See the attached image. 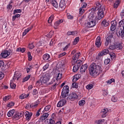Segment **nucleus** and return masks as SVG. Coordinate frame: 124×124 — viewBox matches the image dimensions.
Masks as SVG:
<instances>
[{
    "mask_svg": "<svg viewBox=\"0 0 124 124\" xmlns=\"http://www.w3.org/2000/svg\"><path fill=\"white\" fill-rule=\"evenodd\" d=\"M102 65L100 63H92L89 68V73L90 75L92 76H97L99 75L101 72H102V69H101Z\"/></svg>",
    "mask_w": 124,
    "mask_h": 124,
    "instance_id": "nucleus-1",
    "label": "nucleus"
},
{
    "mask_svg": "<svg viewBox=\"0 0 124 124\" xmlns=\"http://www.w3.org/2000/svg\"><path fill=\"white\" fill-rule=\"evenodd\" d=\"M95 8H93L94 11L98 10L97 13L98 19H102L104 17V11H105V8L104 6H102L101 3L100 2H96L94 5Z\"/></svg>",
    "mask_w": 124,
    "mask_h": 124,
    "instance_id": "nucleus-2",
    "label": "nucleus"
},
{
    "mask_svg": "<svg viewBox=\"0 0 124 124\" xmlns=\"http://www.w3.org/2000/svg\"><path fill=\"white\" fill-rule=\"evenodd\" d=\"M89 17L91 21L88 22V23L86 24L87 28H93V27H94V26L96 25V22H97L98 20L101 19L98 18V16L97 17L95 14L93 13H90L89 15Z\"/></svg>",
    "mask_w": 124,
    "mask_h": 124,
    "instance_id": "nucleus-3",
    "label": "nucleus"
},
{
    "mask_svg": "<svg viewBox=\"0 0 124 124\" xmlns=\"http://www.w3.org/2000/svg\"><path fill=\"white\" fill-rule=\"evenodd\" d=\"M50 79V76L49 74H42L40 76V78L38 80L36 84H39L40 85H43V84H46L47 83L49 79Z\"/></svg>",
    "mask_w": 124,
    "mask_h": 124,
    "instance_id": "nucleus-4",
    "label": "nucleus"
},
{
    "mask_svg": "<svg viewBox=\"0 0 124 124\" xmlns=\"http://www.w3.org/2000/svg\"><path fill=\"white\" fill-rule=\"evenodd\" d=\"M68 93H69V87L65 85L62 90L61 95L63 98H65L68 95Z\"/></svg>",
    "mask_w": 124,
    "mask_h": 124,
    "instance_id": "nucleus-5",
    "label": "nucleus"
},
{
    "mask_svg": "<svg viewBox=\"0 0 124 124\" xmlns=\"http://www.w3.org/2000/svg\"><path fill=\"white\" fill-rule=\"evenodd\" d=\"M12 53L11 49H6L3 51L0 54V59H6Z\"/></svg>",
    "mask_w": 124,
    "mask_h": 124,
    "instance_id": "nucleus-6",
    "label": "nucleus"
},
{
    "mask_svg": "<svg viewBox=\"0 0 124 124\" xmlns=\"http://www.w3.org/2000/svg\"><path fill=\"white\" fill-rule=\"evenodd\" d=\"M108 49L109 50H115V49H118V50H122L123 49V46H122L121 43L117 42L114 45H112L109 46Z\"/></svg>",
    "mask_w": 124,
    "mask_h": 124,
    "instance_id": "nucleus-7",
    "label": "nucleus"
},
{
    "mask_svg": "<svg viewBox=\"0 0 124 124\" xmlns=\"http://www.w3.org/2000/svg\"><path fill=\"white\" fill-rule=\"evenodd\" d=\"M116 29H117V21L115 20L111 21V25L110 27L109 34H114V33H115V31H116Z\"/></svg>",
    "mask_w": 124,
    "mask_h": 124,
    "instance_id": "nucleus-8",
    "label": "nucleus"
},
{
    "mask_svg": "<svg viewBox=\"0 0 124 124\" xmlns=\"http://www.w3.org/2000/svg\"><path fill=\"white\" fill-rule=\"evenodd\" d=\"M116 33L119 37H124V26L120 27L117 30Z\"/></svg>",
    "mask_w": 124,
    "mask_h": 124,
    "instance_id": "nucleus-9",
    "label": "nucleus"
},
{
    "mask_svg": "<svg viewBox=\"0 0 124 124\" xmlns=\"http://www.w3.org/2000/svg\"><path fill=\"white\" fill-rule=\"evenodd\" d=\"M77 98H78L77 94H76L75 93H72L69 94L68 97L67 98V100H72V101Z\"/></svg>",
    "mask_w": 124,
    "mask_h": 124,
    "instance_id": "nucleus-10",
    "label": "nucleus"
},
{
    "mask_svg": "<svg viewBox=\"0 0 124 124\" xmlns=\"http://www.w3.org/2000/svg\"><path fill=\"white\" fill-rule=\"evenodd\" d=\"M66 104V99L63 98L57 104V107H62Z\"/></svg>",
    "mask_w": 124,
    "mask_h": 124,
    "instance_id": "nucleus-11",
    "label": "nucleus"
},
{
    "mask_svg": "<svg viewBox=\"0 0 124 124\" xmlns=\"http://www.w3.org/2000/svg\"><path fill=\"white\" fill-rule=\"evenodd\" d=\"M95 46L97 47V48H100V46H101V39L100 36H98L96 39Z\"/></svg>",
    "mask_w": 124,
    "mask_h": 124,
    "instance_id": "nucleus-12",
    "label": "nucleus"
},
{
    "mask_svg": "<svg viewBox=\"0 0 124 124\" xmlns=\"http://www.w3.org/2000/svg\"><path fill=\"white\" fill-rule=\"evenodd\" d=\"M23 116H24L23 113H17L14 115L13 119L14 120H19V119H20V118H21V117H23Z\"/></svg>",
    "mask_w": 124,
    "mask_h": 124,
    "instance_id": "nucleus-13",
    "label": "nucleus"
},
{
    "mask_svg": "<svg viewBox=\"0 0 124 124\" xmlns=\"http://www.w3.org/2000/svg\"><path fill=\"white\" fill-rule=\"evenodd\" d=\"M21 76H22V74H18V72H16L12 81H15L16 79H17V80H19V78H21Z\"/></svg>",
    "mask_w": 124,
    "mask_h": 124,
    "instance_id": "nucleus-14",
    "label": "nucleus"
},
{
    "mask_svg": "<svg viewBox=\"0 0 124 124\" xmlns=\"http://www.w3.org/2000/svg\"><path fill=\"white\" fill-rule=\"evenodd\" d=\"M48 117H49V114H48V113H45L40 118V122H44V121H45V120H46Z\"/></svg>",
    "mask_w": 124,
    "mask_h": 124,
    "instance_id": "nucleus-15",
    "label": "nucleus"
},
{
    "mask_svg": "<svg viewBox=\"0 0 124 124\" xmlns=\"http://www.w3.org/2000/svg\"><path fill=\"white\" fill-rule=\"evenodd\" d=\"M87 69H88V65H87V64L82 65L80 69V73L81 74H83V73H85Z\"/></svg>",
    "mask_w": 124,
    "mask_h": 124,
    "instance_id": "nucleus-16",
    "label": "nucleus"
},
{
    "mask_svg": "<svg viewBox=\"0 0 124 124\" xmlns=\"http://www.w3.org/2000/svg\"><path fill=\"white\" fill-rule=\"evenodd\" d=\"M107 54H109V50L108 49H105L101 52L98 53V56L99 57H102V56H105Z\"/></svg>",
    "mask_w": 124,
    "mask_h": 124,
    "instance_id": "nucleus-17",
    "label": "nucleus"
},
{
    "mask_svg": "<svg viewBox=\"0 0 124 124\" xmlns=\"http://www.w3.org/2000/svg\"><path fill=\"white\" fill-rule=\"evenodd\" d=\"M25 116L26 117V120L27 121H30L31 118V116H32V113L29 111H26L25 112Z\"/></svg>",
    "mask_w": 124,
    "mask_h": 124,
    "instance_id": "nucleus-18",
    "label": "nucleus"
},
{
    "mask_svg": "<svg viewBox=\"0 0 124 124\" xmlns=\"http://www.w3.org/2000/svg\"><path fill=\"white\" fill-rule=\"evenodd\" d=\"M59 7H61V9H64L66 6H65V0H61L60 2Z\"/></svg>",
    "mask_w": 124,
    "mask_h": 124,
    "instance_id": "nucleus-19",
    "label": "nucleus"
},
{
    "mask_svg": "<svg viewBox=\"0 0 124 124\" xmlns=\"http://www.w3.org/2000/svg\"><path fill=\"white\" fill-rule=\"evenodd\" d=\"M43 59L44 61H45V62H49V61L51 60L50 55L48 54H44L43 56Z\"/></svg>",
    "mask_w": 124,
    "mask_h": 124,
    "instance_id": "nucleus-20",
    "label": "nucleus"
},
{
    "mask_svg": "<svg viewBox=\"0 0 124 124\" xmlns=\"http://www.w3.org/2000/svg\"><path fill=\"white\" fill-rule=\"evenodd\" d=\"M62 22H63V20L62 19H60L56 22H55L54 23V28L55 30H57V29H58V27H59V25L60 24H62Z\"/></svg>",
    "mask_w": 124,
    "mask_h": 124,
    "instance_id": "nucleus-21",
    "label": "nucleus"
},
{
    "mask_svg": "<svg viewBox=\"0 0 124 124\" xmlns=\"http://www.w3.org/2000/svg\"><path fill=\"white\" fill-rule=\"evenodd\" d=\"M109 34L110 35L106 38V41H108V42L111 43V42H112V41L113 40V36H114L113 35V34L109 33Z\"/></svg>",
    "mask_w": 124,
    "mask_h": 124,
    "instance_id": "nucleus-22",
    "label": "nucleus"
},
{
    "mask_svg": "<svg viewBox=\"0 0 124 124\" xmlns=\"http://www.w3.org/2000/svg\"><path fill=\"white\" fill-rule=\"evenodd\" d=\"M79 67H80V65H75L73 68V72H76L78 71V70H79Z\"/></svg>",
    "mask_w": 124,
    "mask_h": 124,
    "instance_id": "nucleus-23",
    "label": "nucleus"
},
{
    "mask_svg": "<svg viewBox=\"0 0 124 124\" xmlns=\"http://www.w3.org/2000/svg\"><path fill=\"white\" fill-rule=\"evenodd\" d=\"M102 26L103 27H108L109 26V22L105 19L102 22Z\"/></svg>",
    "mask_w": 124,
    "mask_h": 124,
    "instance_id": "nucleus-24",
    "label": "nucleus"
},
{
    "mask_svg": "<svg viewBox=\"0 0 124 124\" xmlns=\"http://www.w3.org/2000/svg\"><path fill=\"white\" fill-rule=\"evenodd\" d=\"M14 113H15V110L13 109V110H10L7 113L8 117H12L13 115H14Z\"/></svg>",
    "mask_w": 124,
    "mask_h": 124,
    "instance_id": "nucleus-25",
    "label": "nucleus"
},
{
    "mask_svg": "<svg viewBox=\"0 0 124 124\" xmlns=\"http://www.w3.org/2000/svg\"><path fill=\"white\" fill-rule=\"evenodd\" d=\"M80 52H78V53H77L76 55H75L73 57V61L75 62V61H76V60H78V59H79V57H80Z\"/></svg>",
    "mask_w": 124,
    "mask_h": 124,
    "instance_id": "nucleus-26",
    "label": "nucleus"
},
{
    "mask_svg": "<svg viewBox=\"0 0 124 124\" xmlns=\"http://www.w3.org/2000/svg\"><path fill=\"white\" fill-rule=\"evenodd\" d=\"M16 52H21V53H24L26 51V48L24 47H18L16 49Z\"/></svg>",
    "mask_w": 124,
    "mask_h": 124,
    "instance_id": "nucleus-27",
    "label": "nucleus"
},
{
    "mask_svg": "<svg viewBox=\"0 0 124 124\" xmlns=\"http://www.w3.org/2000/svg\"><path fill=\"white\" fill-rule=\"evenodd\" d=\"M51 4L55 7V8H58L59 7V5H58V2L56 1V0H53L51 1Z\"/></svg>",
    "mask_w": 124,
    "mask_h": 124,
    "instance_id": "nucleus-28",
    "label": "nucleus"
},
{
    "mask_svg": "<svg viewBox=\"0 0 124 124\" xmlns=\"http://www.w3.org/2000/svg\"><path fill=\"white\" fill-rule=\"evenodd\" d=\"M67 34L68 35H75V34H77V31H69L67 32Z\"/></svg>",
    "mask_w": 124,
    "mask_h": 124,
    "instance_id": "nucleus-29",
    "label": "nucleus"
},
{
    "mask_svg": "<svg viewBox=\"0 0 124 124\" xmlns=\"http://www.w3.org/2000/svg\"><path fill=\"white\" fill-rule=\"evenodd\" d=\"M79 40H80V38L79 37H76L74 40L73 45H76L79 42Z\"/></svg>",
    "mask_w": 124,
    "mask_h": 124,
    "instance_id": "nucleus-30",
    "label": "nucleus"
},
{
    "mask_svg": "<svg viewBox=\"0 0 124 124\" xmlns=\"http://www.w3.org/2000/svg\"><path fill=\"white\" fill-rule=\"evenodd\" d=\"M93 88V84H89L86 86L87 90H92Z\"/></svg>",
    "mask_w": 124,
    "mask_h": 124,
    "instance_id": "nucleus-31",
    "label": "nucleus"
},
{
    "mask_svg": "<svg viewBox=\"0 0 124 124\" xmlns=\"http://www.w3.org/2000/svg\"><path fill=\"white\" fill-rule=\"evenodd\" d=\"M50 109H51V105H47L44 108V110L45 111H46V112H48V111H50Z\"/></svg>",
    "mask_w": 124,
    "mask_h": 124,
    "instance_id": "nucleus-32",
    "label": "nucleus"
},
{
    "mask_svg": "<svg viewBox=\"0 0 124 124\" xmlns=\"http://www.w3.org/2000/svg\"><path fill=\"white\" fill-rule=\"evenodd\" d=\"M86 103V102L84 100H82L81 101H79L78 102V104L79 106H84V105Z\"/></svg>",
    "mask_w": 124,
    "mask_h": 124,
    "instance_id": "nucleus-33",
    "label": "nucleus"
},
{
    "mask_svg": "<svg viewBox=\"0 0 124 124\" xmlns=\"http://www.w3.org/2000/svg\"><path fill=\"white\" fill-rule=\"evenodd\" d=\"M28 61L31 62L32 60V56H31L30 52H28Z\"/></svg>",
    "mask_w": 124,
    "mask_h": 124,
    "instance_id": "nucleus-34",
    "label": "nucleus"
},
{
    "mask_svg": "<svg viewBox=\"0 0 124 124\" xmlns=\"http://www.w3.org/2000/svg\"><path fill=\"white\" fill-rule=\"evenodd\" d=\"M30 31H31V28H28L27 29H26L23 32V36H25V35H26V34H27V33L29 32Z\"/></svg>",
    "mask_w": 124,
    "mask_h": 124,
    "instance_id": "nucleus-35",
    "label": "nucleus"
},
{
    "mask_svg": "<svg viewBox=\"0 0 124 124\" xmlns=\"http://www.w3.org/2000/svg\"><path fill=\"white\" fill-rule=\"evenodd\" d=\"M10 87L11 89H13L14 90L16 88V84L11 82L10 83Z\"/></svg>",
    "mask_w": 124,
    "mask_h": 124,
    "instance_id": "nucleus-36",
    "label": "nucleus"
},
{
    "mask_svg": "<svg viewBox=\"0 0 124 124\" xmlns=\"http://www.w3.org/2000/svg\"><path fill=\"white\" fill-rule=\"evenodd\" d=\"M22 12V10L21 9H15L14 10L13 14L15 15L16 13H21Z\"/></svg>",
    "mask_w": 124,
    "mask_h": 124,
    "instance_id": "nucleus-37",
    "label": "nucleus"
},
{
    "mask_svg": "<svg viewBox=\"0 0 124 124\" xmlns=\"http://www.w3.org/2000/svg\"><path fill=\"white\" fill-rule=\"evenodd\" d=\"M110 62H111V60H110V59L108 58L107 59H105V60L104 61V63H105V64L107 65V64H108V63H110Z\"/></svg>",
    "mask_w": 124,
    "mask_h": 124,
    "instance_id": "nucleus-38",
    "label": "nucleus"
},
{
    "mask_svg": "<svg viewBox=\"0 0 124 124\" xmlns=\"http://www.w3.org/2000/svg\"><path fill=\"white\" fill-rule=\"evenodd\" d=\"M119 4H120V0H118L114 4V8H117L119 6Z\"/></svg>",
    "mask_w": 124,
    "mask_h": 124,
    "instance_id": "nucleus-39",
    "label": "nucleus"
},
{
    "mask_svg": "<svg viewBox=\"0 0 124 124\" xmlns=\"http://www.w3.org/2000/svg\"><path fill=\"white\" fill-rule=\"evenodd\" d=\"M31 78V75H29L23 78V82H26Z\"/></svg>",
    "mask_w": 124,
    "mask_h": 124,
    "instance_id": "nucleus-40",
    "label": "nucleus"
},
{
    "mask_svg": "<svg viewBox=\"0 0 124 124\" xmlns=\"http://www.w3.org/2000/svg\"><path fill=\"white\" fill-rule=\"evenodd\" d=\"M118 100V98L116 97L115 96H113L111 98V101L112 102H117V101Z\"/></svg>",
    "mask_w": 124,
    "mask_h": 124,
    "instance_id": "nucleus-41",
    "label": "nucleus"
},
{
    "mask_svg": "<svg viewBox=\"0 0 124 124\" xmlns=\"http://www.w3.org/2000/svg\"><path fill=\"white\" fill-rule=\"evenodd\" d=\"M97 124H104V120H100L96 122Z\"/></svg>",
    "mask_w": 124,
    "mask_h": 124,
    "instance_id": "nucleus-42",
    "label": "nucleus"
},
{
    "mask_svg": "<svg viewBox=\"0 0 124 124\" xmlns=\"http://www.w3.org/2000/svg\"><path fill=\"white\" fill-rule=\"evenodd\" d=\"M83 8H81V7H80L79 8V14H80V15H82V14H83V13H84V12H85V10Z\"/></svg>",
    "mask_w": 124,
    "mask_h": 124,
    "instance_id": "nucleus-43",
    "label": "nucleus"
},
{
    "mask_svg": "<svg viewBox=\"0 0 124 124\" xmlns=\"http://www.w3.org/2000/svg\"><path fill=\"white\" fill-rule=\"evenodd\" d=\"M109 56L111 59H115L116 58V54L114 53H109Z\"/></svg>",
    "mask_w": 124,
    "mask_h": 124,
    "instance_id": "nucleus-44",
    "label": "nucleus"
},
{
    "mask_svg": "<svg viewBox=\"0 0 124 124\" xmlns=\"http://www.w3.org/2000/svg\"><path fill=\"white\" fill-rule=\"evenodd\" d=\"M119 24L120 27H124V19L120 21L119 23Z\"/></svg>",
    "mask_w": 124,
    "mask_h": 124,
    "instance_id": "nucleus-45",
    "label": "nucleus"
},
{
    "mask_svg": "<svg viewBox=\"0 0 124 124\" xmlns=\"http://www.w3.org/2000/svg\"><path fill=\"white\" fill-rule=\"evenodd\" d=\"M102 93H103V95H104V96H107V94H108V92H107V91H106V90H103Z\"/></svg>",
    "mask_w": 124,
    "mask_h": 124,
    "instance_id": "nucleus-46",
    "label": "nucleus"
},
{
    "mask_svg": "<svg viewBox=\"0 0 124 124\" xmlns=\"http://www.w3.org/2000/svg\"><path fill=\"white\" fill-rule=\"evenodd\" d=\"M113 82H115V79L114 78H111L107 81L108 84H111Z\"/></svg>",
    "mask_w": 124,
    "mask_h": 124,
    "instance_id": "nucleus-47",
    "label": "nucleus"
},
{
    "mask_svg": "<svg viewBox=\"0 0 124 124\" xmlns=\"http://www.w3.org/2000/svg\"><path fill=\"white\" fill-rule=\"evenodd\" d=\"M57 86H58V84H57V83H54L53 84V85H52L51 86V90L53 91V90H55V89H56V88H57Z\"/></svg>",
    "mask_w": 124,
    "mask_h": 124,
    "instance_id": "nucleus-48",
    "label": "nucleus"
},
{
    "mask_svg": "<svg viewBox=\"0 0 124 124\" xmlns=\"http://www.w3.org/2000/svg\"><path fill=\"white\" fill-rule=\"evenodd\" d=\"M49 122L48 124H55V120L53 119H48Z\"/></svg>",
    "mask_w": 124,
    "mask_h": 124,
    "instance_id": "nucleus-49",
    "label": "nucleus"
},
{
    "mask_svg": "<svg viewBox=\"0 0 124 124\" xmlns=\"http://www.w3.org/2000/svg\"><path fill=\"white\" fill-rule=\"evenodd\" d=\"M65 55H66V52H63L58 55V58L60 59L62 57H63V56H65Z\"/></svg>",
    "mask_w": 124,
    "mask_h": 124,
    "instance_id": "nucleus-50",
    "label": "nucleus"
},
{
    "mask_svg": "<svg viewBox=\"0 0 124 124\" xmlns=\"http://www.w3.org/2000/svg\"><path fill=\"white\" fill-rule=\"evenodd\" d=\"M7 106V107H12V106H14V103L13 102H11L8 103Z\"/></svg>",
    "mask_w": 124,
    "mask_h": 124,
    "instance_id": "nucleus-51",
    "label": "nucleus"
},
{
    "mask_svg": "<svg viewBox=\"0 0 124 124\" xmlns=\"http://www.w3.org/2000/svg\"><path fill=\"white\" fill-rule=\"evenodd\" d=\"M87 3L86 2H83L81 3V8H86L87 7Z\"/></svg>",
    "mask_w": 124,
    "mask_h": 124,
    "instance_id": "nucleus-52",
    "label": "nucleus"
},
{
    "mask_svg": "<svg viewBox=\"0 0 124 124\" xmlns=\"http://www.w3.org/2000/svg\"><path fill=\"white\" fill-rule=\"evenodd\" d=\"M38 93V92H37V90L34 89L33 90L32 94L33 95H36Z\"/></svg>",
    "mask_w": 124,
    "mask_h": 124,
    "instance_id": "nucleus-53",
    "label": "nucleus"
},
{
    "mask_svg": "<svg viewBox=\"0 0 124 124\" xmlns=\"http://www.w3.org/2000/svg\"><path fill=\"white\" fill-rule=\"evenodd\" d=\"M4 62L2 61H0V67H4Z\"/></svg>",
    "mask_w": 124,
    "mask_h": 124,
    "instance_id": "nucleus-54",
    "label": "nucleus"
},
{
    "mask_svg": "<svg viewBox=\"0 0 124 124\" xmlns=\"http://www.w3.org/2000/svg\"><path fill=\"white\" fill-rule=\"evenodd\" d=\"M4 77V74L2 72H0V80H1Z\"/></svg>",
    "mask_w": 124,
    "mask_h": 124,
    "instance_id": "nucleus-55",
    "label": "nucleus"
},
{
    "mask_svg": "<svg viewBox=\"0 0 124 124\" xmlns=\"http://www.w3.org/2000/svg\"><path fill=\"white\" fill-rule=\"evenodd\" d=\"M73 88L77 89L78 88V84L77 83H73L72 84Z\"/></svg>",
    "mask_w": 124,
    "mask_h": 124,
    "instance_id": "nucleus-56",
    "label": "nucleus"
},
{
    "mask_svg": "<svg viewBox=\"0 0 124 124\" xmlns=\"http://www.w3.org/2000/svg\"><path fill=\"white\" fill-rule=\"evenodd\" d=\"M70 46V44H68L67 45H66L64 48H63V51H66L67 49H68V47Z\"/></svg>",
    "mask_w": 124,
    "mask_h": 124,
    "instance_id": "nucleus-57",
    "label": "nucleus"
},
{
    "mask_svg": "<svg viewBox=\"0 0 124 124\" xmlns=\"http://www.w3.org/2000/svg\"><path fill=\"white\" fill-rule=\"evenodd\" d=\"M29 47L30 49H33V48H34V46L33 45V44L31 43V44H29Z\"/></svg>",
    "mask_w": 124,
    "mask_h": 124,
    "instance_id": "nucleus-58",
    "label": "nucleus"
},
{
    "mask_svg": "<svg viewBox=\"0 0 124 124\" xmlns=\"http://www.w3.org/2000/svg\"><path fill=\"white\" fill-rule=\"evenodd\" d=\"M48 67H49V64L48 63H46L45 66H44L43 67V69L44 70H46V69H47V68H48Z\"/></svg>",
    "mask_w": 124,
    "mask_h": 124,
    "instance_id": "nucleus-59",
    "label": "nucleus"
},
{
    "mask_svg": "<svg viewBox=\"0 0 124 124\" xmlns=\"http://www.w3.org/2000/svg\"><path fill=\"white\" fill-rule=\"evenodd\" d=\"M76 62L77 63V65H80L81 66V64L82 63V61L78 60L76 61Z\"/></svg>",
    "mask_w": 124,
    "mask_h": 124,
    "instance_id": "nucleus-60",
    "label": "nucleus"
},
{
    "mask_svg": "<svg viewBox=\"0 0 124 124\" xmlns=\"http://www.w3.org/2000/svg\"><path fill=\"white\" fill-rule=\"evenodd\" d=\"M102 112L103 113V114H106L108 112V109L104 108L102 110Z\"/></svg>",
    "mask_w": 124,
    "mask_h": 124,
    "instance_id": "nucleus-61",
    "label": "nucleus"
},
{
    "mask_svg": "<svg viewBox=\"0 0 124 124\" xmlns=\"http://www.w3.org/2000/svg\"><path fill=\"white\" fill-rule=\"evenodd\" d=\"M62 74L58 73L57 77V79H62Z\"/></svg>",
    "mask_w": 124,
    "mask_h": 124,
    "instance_id": "nucleus-62",
    "label": "nucleus"
},
{
    "mask_svg": "<svg viewBox=\"0 0 124 124\" xmlns=\"http://www.w3.org/2000/svg\"><path fill=\"white\" fill-rule=\"evenodd\" d=\"M19 98L20 99H24V98H26V96H25V94H22L20 96Z\"/></svg>",
    "mask_w": 124,
    "mask_h": 124,
    "instance_id": "nucleus-63",
    "label": "nucleus"
},
{
    "mask_svg": "<svg viewBox=\"0 0 124 124\" xmlns=\"http://www.w3.org/2000/svg\"><path fill=\"white\" fill-rule=\"evenodd\" d=\"M7 9H12V5H11L10 4H9L7 6Z\"/></svg>",
    "mask_w": 124,
    "mask_h": 124,
    "instance_id": "nucleus-64",
    "label": "nucleus"
}]
</instances>
